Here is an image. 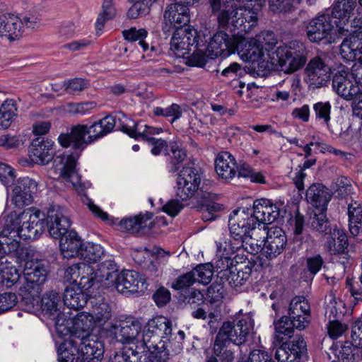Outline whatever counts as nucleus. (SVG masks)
Masks as SVG:
<instances>
[{"label":"nucleus","mask_w":362,"mask_h":362,"mask_svg":"<svg viewBox=\"0 0 362 362\" xmlns=\"http://www.w3.org/2000/svg\"><path fill=\"white\" fill-rule=\"evenodd\" d=\"M212 12L217 13L218 25L238 35L249 33L258 22L257 9L243 6L238 0H209Z\"/></svg>","instance_id":"nucleus-1"},{"label":"nucleus","mask_w":362,"mask_h":362,"mask_svg":"<svg viewBox=\"0 0 362 362\" xmlns=\"http://www.w3.org/2000/svg\"><path fill=\"white\" fill-rule=\"evenodd\" d=\"M143 343L146 349L168 348V345L174 346L173 351L175 354L182 349V342L185 334L179 330L173 334V323L170 320L164 316H157L149 320L144 328L142 335Z\"/></svg>","instance_id":"nucleus-2"},{"label":"nucleus","mask_w":362,"mask_h":362,"mask_svg":"<svg viewBox=\"0 0 362 362\" xmlns=\"http://www.w3.org/2000/svg\"><path fill=\"white\" fill-rule=\"evenodd\" d=\"M47 267L42 262L34 259L25 262L23 270L25 282L20 288V295L21 303L26 310L31 312L38 307L42 286L47 280Z\"/></svg>","instance_id":"nucleus-3"},{"label":"nucleus","mask_w":362,"mask_h":362,"mask_svg":"<svg viewBox=\"0 0 362 362\" xmlns=\"http://www.w3.org/2000/svg\"><path fill=\"white\" fill-rule=\"evenodd\" d=\"M271 69L280 67L286 74L294 73L304 66L307 62L305 45L298 41H292L288 45L274 47L270 54Z\"/></svg>","instance_id":"nucleus-4"},{"label":"nucleus","mask_w":362,"mask_h":362,"mask_svg":"<svg viewBox=\"0 0 362 362\" xmlns=\"http://www.w3.org/2000/svg\"><path fill=\"white\" fill-rule=\"evenodd\" d=\"M266 36L272 41L265 42V47L255 39L243 38L236 45V49L243 60L251 63L255 68L262 70L271 69L270 54L276 44L272 32H267Z\"/></svg>","instance_id":"nucleus-5"},{"label":"nucleus","mask_w":362,"mask_h":362,"mask_svg":"<svg viewBox=\"0 0 362 362\" xmlns=\"http://www.w3.org/2000/svg\"><path fill=\"white\" fill-rule=\"evenodd\" d=\"M8 223L15 229V235L23 240H35L45 230V216L40 210L28 209L20 214L11 212Z\"/></svg>","instance_id":"nucleus-6"},{"label":"nucleus","mask_w":362,"mask_h":362,"mask_svg":"<svg viewBox=\"0 0 362 362\" xmlns=\"http://www.w3.org/2000/svg\"><path fill=\"white\" fill-rule=\"evenodd\" d=\"M253 330L254 320L252 316L244 314L237 317L233 322H223L216 335L229 344L240 346L247 342Z\"/></svg>","instance_id":"nucleus-7"},{"label":"nucleus","mask_w":362,"mask_h":362,"mask_svg":"<svg viewBox=\"0 0 362 362\" xmlns=\"http://www.w3.org/2000/svg\"><path fill=\"white\" fill-rule=\"evenodd\" d=\"M249 214L250 211H245V208H240L230 215L228 226L232 240L228 242V245L237 250H241L245 238L256 228L255 221L250 218Z\"/></svg>","instance_id":"nucleus-8"},{"label":"nucleus","mask_w":362,"mask_h":362,"mask_svg":"<svg viewBox=\"0 0 362 362\" xmlns=\"http://www.w3.org/2000/svg\"><path fill=\"white\" fill-rule=\"evenodd\" d=\"M122 130L132 138L135 139L141 138L151 143L153 146L151 151L155 156L165 151L168 147L165 140L153 137L154 135L162 132L160 128L148 126L141 122H135L132 119H128L127 122L122 126Z\"/></svg>","instance_id":"nucleus-9"},{"label":"nucleus","mask_w":362,"mask_h":362,"mask_svg":"<svg viewBox=\"0 0 362 362\" xmlns=\"http://www.w3.org/2000/svg\"><path fill=\"white\" fill-rule=\"evenodd\" d=\"M90 319L88 313L86 312L78 314L74 318H65V315H58L56 329L61 334H70L80 339L82 336L89 334L88 332L95 326Z\"/></svg>","instance_id":"nucleus-10"},{"label":"nucleus","mask_w":362,"mask_h":362,"mask_svg":"<svg viewBox=\"0 0 362 362\" xmlns=\"http://www.w3.org/2000/svg\"><path fill=\"white\" fill-rule=\"evenodd\" d=\"M201 177L198 170L192 166L183 167L177 179L176 196L182 201L187 200L194 194L198 197V192L203 187H200Z\"/></svg>","instance_id":"nucleus-11"},{"label":"nucleus","mask_w":362,"mask_h":362,"mask_svg":"<svg viewBox=\"0 0 362 362\" xmlns=\"http://www.w3.org/2000/svg\"><path fill=\"white\" fill-rule=\"evenodd\" d=\"M141 321L132 316L120 320L119 324L112 323L108 329L110 336L122 344L134 342L141 332Z\"/></svg>","instance_id":"nucleus-12"},{"label":"nucleus","mask_w":362,"mask_h":362,"mask_svg":"<svg viewBox=\"0 0 362 362\" xmlns=\"http://www.w3.org/2000/svg\"><path fill=\"white\" fill-rule=\"evenodd\" d=\"M306 35L312 42L326 40L331 42V35L336 30L335 20L328 13L313 18L305 27Z\"/></svg>","instance_id":"nucleus-13"},{"label":"nucleus","mask_w":362,"mask_h":362,"mask_svg":"<svg viewBox=\"0 0 362 362\" xmlns=\"http://www.w3.org/2000/svg\"><path fill=\"white\" fill-rule=\"evenodd\" d=\"M78 156L79 154L77 153L57 156L54 160V165L56 168H58L59 165H62V168H59L60 170V177L66 182H70L78 193H83L86 186L85 184L81 182V177L76 170Z\"/></svg>","instance_id":"nucleus-14"},{"label":"nucleus","mask_w":362,"mask_h":362,"mask_svg":"<svg viewBox=\"0 0 362 362\" xmlns=\"http://www.w3.org/2000/svg\"><path fill=\"white\" fill-rule=\"evenodd\" d=\"M45 225L51 237L61 239L69 231L71 221L64 209L59 206H52L47 211Z\"/></svg>","instance_id":"nucleus-15"},{"label":"nucleus","mask_w":362,"mask_h":362,"mask_svg":"<svg viewBox=\"0 0 362 362\" xmlns=\"http://www.w3.org/2000/svg\"><path fill=\"white\" fill-rule=\"evenodd\" d=\"M79 342L74 339L69 341L73 346H78L81 353V362H98L104 354V344L100 339L93 334L82 336Z\"/></svg>","instance_id":"nucleus-16"},{"label":"nucleus","mask_w":362,"mask_h":362,"mask_svg":"<svg viewBox=\"0 0 362 362\" xmlns=\"http://www.w3.org/2000/svg\"><path fill=\"white\" fill-rule=\"evenodd\" d=\"M245 211H250L249 217L255 221V226L257 223H272L280 214V210L277 206L267 199H256L252 208H245Z\"/></svg>","instance_id":"nucleus-17"},{"label":"nucleus","mask_w":362,"mask_h":362,"mask_svg":"<svg viewBox=\"0 0 362 362\" xmlns=\"http://www.w3.org/2000/svg\"><path fill=\"white\" fill-rule=\"evenodd\" d=\"M330 71L329 66L320 57L311 59L305 69L308 86L317 88L326 86L330 78Z\"/></svg>","instance_id":"nucleus-18"},{"label":"nucleus","mask_w":362,"mask_h":362,"mask_svg":"<svg viewBox=\"0 0 362 362\" xmlns=\"http://www.w3.org/2000/svg\"><path fill=\"white\" fill-rule=\"evenodd\" d=\"M37 182L28 177L19 178L13 189V202L18 207L30 204L37 192Z\"/></svg>","instance_id":"nucleus-19"},{"label":"nucleus","mask_w":362,"mask_h":362,"mask_svg":"<svg viewBox=\"0 0 362 362\" xmlns=\"http://www.w3.org/2000/svg\"><path fill=\"white\" fill-rule=\"evenodd\" d=\"M286 243V235L281 228H268L263 246V254L267 258L272 259L282 253Z\"/></svg>","instance_id":"nucleus-20"},{"label":"nucleus","mask_w":362,"mask_h":362,"mask_svg":"<svg viewBox=\"0 0 362 362\" xmlns=\"http://www.w3.org/2000/svg\"><path fill=\"white\" fill-rule=\"evenodd\" d=\"M349 75V71L342 66L335 72L332 78L333 89L346 100H353L360 93L361 90L358 86L351 81Z\"/></svg>","instance_id":"nucleus-21"},{"label":"nucleus","mask_w":362,"mask_h":362,"mask_svg":"<svg viewBox=\"0 0 362 362\" xmlns=\"http://www.w3.org/2000/svg\"><path fill=\"white\" fill-rule=\"evenodd\" d=\"M93 273V267L85 263L78 262L69 266L64 271V279L66 281L78 285L88 291L90 288L89 275Z\"/></svg>","instance_id":"nucleus-22"},{"label":"nucleus","mask_w":362,"mask_h":362,"mask_svg":"<svg viewBox=\"0 0 362 362\" xmlns=\"http://www.w3.org/2000/svg\"><path fill=\"white\" fill-rule=\"evenodd\" d=\"M211 59L219 56H228L234 52V42L229 35L223 31L217 32L207 44H202Z\"/></svg>","instance_id":"nucleus-23"},{"label":"nucleus","mask_w":362,"mask_h":362,"mask_svg":"<svg viewBox=\"0 0 362 362\" xmlns=\"http://www.w3.org/2000/svg\"><path fill=\"white\" fill-rule=\"evenodd\" d=\"M88 125L77 124L71 128L69 134H61L58 137V141L64 148L72 146L75 150L81 151L91 144L88 141Z\"/></svg>","instance_id":"nucleus-24"},{"label":"nucleus","mask_w":362,"mask_h":362,"mask_svg":"<svg viewBox=\"0 0 362 362\" xmlns=\"http://www.w3.org/2000/svg\"><path fill=\"white\" fill-rule=\"evenodd\" d=\"M189 10L188 6L175 2L167 6L164 12V20L165 25L163 27L164 32L169 31L168 24L173 25L175 30L183 28L187 26L189 22Z\"/></svg>","instance_id":"nucleus-25"},{"label":"nucleus","mask_w":362,"mask_h":362,"mask_svg":"<svg viewBox=\"0 0 362 362\" xmlns=\"http://www.w3.org/2000/svg\"><path fill=\"white\" fill-rule=\"evenodd\" d=\"M306 343L304 339L298 338L289 343L284 342L276 349L275 358L278 362H300L302 355L306 352Z\"/></svg>","instance_id":"nucleus-26"},{"label":"nucleus","mask_w":362,"mask_h":362,"mask_svg":"<svg viewBox=\"0 0 362 362\" xmlns=\"http://www.w3.org/2000/svg\"><path fill=\"white\" fill-rule=\"evenodd\" d=\"M115 286L119 293H136L146 288L144 279L133 270L123 271L117 275Z\"/></svg>","instance_id":"nucleus-27"},{"label":"nucleus","mask_w":362,"mask_h":362,"mask_svg":"<svg viewBox=\"0 0 362 362\" xmlns=\"http://www.w3.org/2000/svg\"><path fill=\"white\" fill-rule=\"evenodd\" d=\"M54 142L50 139H45L42 136L34 139L30 146V153L33 160L39 164L45 165L54 158Z\"/></svg>","instance_id":"nucleus-28"},{"label":"nucleus","mask_w":362,"mask_h":362,"mask_svg":"<svg viewBox=\"0 0 362 362\" xmlns=\"http://www.w3.org/2000/svg\"><path fill=\"white\" fill-rule=\"evenodd\" d=\"M23 31V21L18 16L7 13L0 17V35L10 42L20 39Z\"/></svg>","instance_id":"nucleus-29"},{"label":"nucleus","mask_w":362,"mask_h":362,"mask_svg":"<svg viewBox=\"0 0 362 362\" xmlns=\"http://www.w3.org/2000/svg\"><path fill=\"white\" fill-rule=\"evenodd\" d=\"M305 198L315 210L327 211L332 198L329 189L321 183H314L306 190Z\"/></svg>","instance_id":"nucleus-30"},{"label":"nucleus","mask_w":362,"mask_h":362,"mask_svg":"<svg viewBox=\"0 0 362 362\" xmlns=\"http://www.w3.org/2000/svg\"><path fill=\"white\" fill-rule=\"evenodd\" d=\"M340 54L346 61L358 59V62H362V34L352 35L344 39L340 45Z\"/></svg>","instance_id":"nucleus-31"},{"label":"nucleus","mask_w":362,"mask_h":362,"mask_svg":"<svg viewBox=\"0 0 362 362\" xmlns=\"http://www.w3.org/2000/svg\"><path fill=\"white\" fill-rule=\"evenodd\" d=\"M83 243L74 230H69L60 239V250L64 257L71 258L80 256Z\"/></svg>","instance_id":"nucleus-32"},{"label":"nucleus","mask_w":362,"mask_h":362,"mask_svg":"<svg viewBox=\"0 0 362 362\" xmlns=\"http://www.w3.org/2000/svg\"><path fill=\"white\" fill-rule=\"evenodd\" d=\"M217 260L215 262L214 268L216 269L218 276L222 279L225 272L229 271L233 265L232 255L238 250L228 245V242H216Z\"/></svg>","instance_id":"nucleus-33"},{"label":"nucleus","mask_w":362,"mask_h":362,"mask_svg":"<svg viewBox=\"0 0 362 362\" xmlns=\"http://www.w3.org/2000/svg\"><path fill=\"white\" fill-rule=\"evenodd\" d=\"M215 170L223 179H232L236 174V162L234 157L229 152H221L216 159Z\"/></svg>","instance_id":"nucleus-34"},{"label":"nucleus","mask_w":362,"mask_h":362,"mask_svg":"<svg viewBox=\"0 0 362 362\" xmlns=\"http://www.w3.org/2000/svg\"><path fill=\"white\" fill-rule=\"evenodd\" d=\"M252 268L249 265L244 266L243 268H238L236 266L232 267L229 271L225 272L222 276V281L228 284L235 289L245 284L251 276Z\"/></svg>","instance_id":"nucleus-35"},{"label":"nucleus","mask_w":362,"mask_h":362,"mask_svg":"<svg viewBox=\"0 0 362 362\" xmlns=\"http://www.w3.org/2000/svg\"><path fill=\"white\" fill-rule=\"evenodd\" d=\"M15 229L13 227H10L9 223H8V218L6 221V224L0 233V254L4 256V255L11 253L18 250L19 247V242L17 238L18 235H15L16 233L13 232Z\"/></svg>","instance_id":"nucleus-36"},{"label":"nucleus","mask_w":362,"mask_h":362,"mask_svg":"<svg viewBox=\"0 0 362 362\" xmlns=\"http://www.w3.org/2000/svg\"><path fill=\"white\" fill-rule=\"evenodd\" d=\"M83 290L79 286L77 288H66L63 295L64 305L74 310L83 308L88 303V294Z\"/></svg>","instance_id":"nucleus-37"},{"label":"nucleus","mask_w":362,"mask_h":362,"mask_svg":"<svg viewBox=\"0 0 362 362\" xmlns=\"http://www.w3.org/2000/svg\"><path fill=\"white\" fill-rule=\"evenodd\" d=\"M356 4V0H335L332 5L331 17L340 23L349 21Z\"/></svg>","instance_id":"nucleus-38"},{"label":"nucleus","mask_w":362,"mask_h":362,"mask_svg":"<svg viewBox=\"0 0 362 362\" xmlns=\"http://www.w3.org/2000/svg\"><path fill=\"white\" fill-rule=\"evenodd\" d=\"M59 293L50 291L45 293L41 298V308L43 313L49 316H54L56 321L58 315H64L59 311V305L62 303Z\"/></svg>","instance_id":"nucleus-39"},{"label":"nucleus","mask_w":362,"mask_h":362,"mask_svg":"<svg viewBox=\"0 0 362 362\" xmlns=\"http://www.w3.org/2000/svg\"><path fill=\"white\" fill-rule=\"evenodd\" d=\"M21 277V273L16 267L8 262V258L5 257H0V278L1 284L11 287L18 281Z\"/></svg>","instance_id":"nucleus-40"},{"label":"nucleus","mask_w":362,"mask_h":362,"mask_svg":"<svg viewBox=\"0 0 362 362\" xmlns=\"http://www.w3.org/2000/svg\"><path fill=\"white\" fill-rule=\"evenodd\" d=\"M187 32L185 29L175 30L170 40V49L179 57L189 54L192 48L191 42L186 38Z\"/></svg>","instance_id":"nucleus-41"},{"label":"nucleus","mask_w":362,"mask_h":362,"mask_svg":"<svg viewBox=\"0 0 362 362\" xmlns=\"http://www.w3.org/2000/svg\"><path fill=\"white\" fill-rule=\"evenodd\" d=\"M91 310L88 313L90 320L95 325H102L111 317V309L107 303L97 302L96 299L90 298Z\"/></svg>","instance_id":"nucleus-42"},{"label":"nucleus","mask_w":362,"mask_h":362,"mask_svg":"<svg viewBox=\"0 0 362 362\" xmlns=\"http://www.w3.org/2000/svg\"><path fill=\"white\" fill-rule=\"evenodd\" d=\"M151 219V216L139 214L133 218H125L119 221V227L122 231L132 233H140L147 226V221Z\"/></svg>","instance_id":"nucleus-43"},{"label":"nucleus","mask_w":362,"mask_h":362,"mask_svg":"<svg viewBox=\"0 0 362 362\" xmlns=\"http://www.w3.org/2000/svg\"><path fill=\"white\" fill-rule=\"evenodd\" d=\"M324 210L314 211L310 216L308 224L311 229L320 233L328 234L332 232L331 223Z\"/></svg>","instance_id":"nucleus-44"},{"label":"nucleus","mask_w":362,"mask_h":362,"mask_svg":"<svg viewBox=\"0 0 362 362\" xmlns=\"http://www.w3.org/2000/svg\"><path fill=\"white\" fill-rule=\"evenodd\" d=\"M349 230L356 236L362 230V206L356 201H352L348 205Z\"/></svg>","instance_id":"nucleus-45"},{"label":"nucleus","mask_w":362,"mask_h":362,"mask_svg":"<svg viewBox=\"0 0 362 362\" xmlns=\"http://www.w3.org/2000/svg\"><path fill=\"white\" fill-rule=\"evenodd\" d=\"M132 4L127 15L129 19H136L149 13L151 7L156 0H127Z\"/></svg>","instance_id":"nucleus-46"},{"label":"nucleus","mask_w":362,"mask_h":362,"mask_svg":"<svg viewBox=\"0 0 362 362\" xmlns=\"http://www.w3.org/2000/svg\"><path fill=\"white\" fill-rule=\"evenodd\" d=\"M117 275L112 274V271H108V268L105 265H100L96 270L93 268V273L89 275V277L92 279L90 280V288L98 283L107 286L110 284L115 285Z\"/></svg>","instance_id":"nucleus-47"},{"label":"nucleus","mask_w":362,"mask_h":362,"mask_svg":"<svg viewBox=\"0 0 362 362\" xmlns=\"http://www.w3.org/2000/svg\"><path fill=\"white\" fill-rule=\"evenodd\" d=\"M230 344L228 341L216 336L214 343V355L218 358L221 362H233L234 352L228 348Z\"/></svg>","instance_id":"nucleus-48"},{"label":"nucleus","mask_w":362,"mask_h":362,"mask_svg":"<svg viewBox=\"0 0 362 362\" xmlns=\"http://www.w3.org/2000/svg\"><path fill=\"white\" fill-rule=\"evenodd\" d=\"M310 314V307L308 300L303 296L293 297L289 304L288 316L291 318L301 315Z\"/></svg>","instance_id":"nucleus-49"},{"label":"nucleus","mask_w":362,"mask_h":362,"mask_svg":"<svg viewBox=\"0 0 362 362\" xmlns=\"http://www.w3.org/2000/svg\"><path fill=\"white\" fill-rule=\"evenodd\" d=\"M17 107L13 100H6L0 108V127L7 129L16 116Z\"/></svg>","instance_id":"nucleus-50"},{"label":"nucleus","mask_w":362,"mask_h":362,"mask_svg":"<svg viewBox=\"0 0 362 362\" xmlns=\"http://www.w3.org/2000/svg\"><path fill=\"white\" fill-rule=\"evenodd\" d=\"M276 339L283 341L285 337H291L296 329L289 316H283L274 323Z\"/></svg>","instance_id":"nucleus-51"},{"label":"nucleus","mask_w":362,"mask_h":362,"mask_svg":"<svg viewBox=\"0 0 362 362\" xmlns=\"http://www.w3.org/2000/svg\"><path fill=\"white\" fill-rule=\"evenodd\" d=\"M335 23L336 31L341 35H349V37L352 35L362 34L361 31L362 29V18L360 17H355L351 23H349V21L345 23H340L337 22V20H335Z\"/></svg>","instance_id":"nucleus-52"},{"label":"nucleus","mask_w":362,"mask_h":362,"mask_svg":"<svg viewBox=\"0 0 362 362\" xmlns=\"http://www.w3.org/2000/svg\"><path fill=\"white\" fill-rule=\"evenodd\" d=\"M170 152L172 156L170 157L169 172L175 173L182 167L183 163L187 159V151L181 145L173 143L170 145Z\"/></svg>","instance_id":"nucleus-53"},{"label":"nucleus","mask_w":362,"mask_h":362,"mask_svg":"<svg viewBox=\"0 0 362 362\" xmlns=\"http://www.w3.org/2000/svg\"><path fill=\"white\" fill-rule=\"evenodd\" d=\"M117 11L113 4V0H103L102 11L98 14L95 22V28L101 30L107 21L113 19L116 16Z\"/></svg>","instance_id":"nucleus-54"},{"label":"nucleus","mask_w":362,"mask_h":362,"mask_svg":"<svg viewBox=\"0 0 362 362\" xmlns=\"http://www.w3.org/2000/svg\"><path fill=\"white\" fill-rule=\"evenodd\" d=\"M104 249L100 244L86 243L83 244L80 257L89 263H95L104 255Z\"/></svg>","instance_id":"nucleus-55"},{"label":"nucleus","mask_w":362,"mask_h":362,"mask_svg":"<svg viewBox=\"0 0 362 362\" xmlns=\"http://www.w3.org/2000/svg\"><path fill=\"white\" fill-rule=\"evenodd\" d=\"M192 272L195 277V282L206 285L209 284L214 275V266L210 263L201 264Z\"/></svg>","instance_id":"nucleus-56"},{"label":"nucleus","mask_w":362,"mask_h":362,"mask_svg":"<svg viewBox=\"0 0 362 362\" xmlns=\"http://www.w3.org/2000/svg\"><path fill=\"white\" fill-rule=\"evenodd\" d=\"M327 300L325 316L329 320H339L344 315L341 309L344 303L341 301L337 302L332 295H330Z\"/></svg>","instance_id":"nucleus-57"},{"label":"nucleus","mask_w":362,"mask_h":362,"mask_svg":"<svg viewBox=\"0 0 362 362\" xmlns=\"http://www.w3.org/2000/svg\"><path fill=\"white\" fill-rule=\"evenodd\" d=\"M208 58L210 57H208L205 48L202 45L193 50L192 54L187 58L186 64L191 66L203 67Z\"/></svg>","instance_id":"nucleus-58"},{"label":"nucleus","mask_w":362,"mask_h":362,"mask_svg":"<svg viewBox=\"0 0 362 362\" xmlns=\"http://www.w3.org/2000/svg\"><path fill=\"white\" fill-rule=\"evenodd\" d=\"M208 189H203V187L198 192V197L199 202L203 204V207L207 208L211 212L215 214L221 211L223 209V205L214 202L213 195L209 192Z\"/></svg>","instance_id":"nucleus-59"},{"label":"nucleus","mask_w":362,"mask_h":362,"mask_svg":"<svg viewBox=\"0 0 362 362\" xmlns=\"http://www.w3.org/2000/svg\"><path fill=\"white\" fill-rule=\"evenodd\" d=\"M179 300L186 305H197L203 303L204 295L197 289L185 290L180 295Z\"/></svg>","instance_id":"nucleus-60"},{"label":"nucleus","mask_w":362,"mask_h":362,"mask_svg":"<svg viewBox=\"0 0 362 362\" xmlns=\"http://www.w3.org/2000/svg\"><path fill=\"white\" fill-rule=\"evenodd\" d=\"M313 110L315 112L316 119L322 121L323 124L328 126L330 120L331 111V105L329 103H317L313 105Z\"/></svg>","instance_id":"nucleus-61"},{"label":"nucleus","mask_w":362,"mask_h":362,"mask_svg":"<svg viewBox=\"0 0 362 362\" xmlns=\"http://www.w3.org/2000/svg\"><path fill=\"white\" fill-rule=\"evenodd\" d=\"M149 354L145 358L144 362H168L170 359V351L168 348H152L147 349Z\"/></svg>","instance_id":"nucleus-62"},{"label":"nucleus","mask_w":362,"mask_h":362,"mask_svg":"<svg viewBox=\"0 0 362 362\" xmlns=\"http://www.w3.org/2000/svg\"><path fill=\"white\" fill-rule=\"evenodd\" d=\"M95 107V103L93 102L86 103H69L64 107L67 113L71 115H86L90 110Z\"/></svg>","instance_id":"nucleus-63"},{"label":"nucleus","mask_w":362,"mask_h":362,"mask_svg":"<svg viewBox=\"0 0 362 362\" xmlns=\"http://www.w3.org/2000/svg\"><path fill=\"white\" fill-rule=\"evenodd\" d=\"M153 112L157 116L161 115L165 117H171V123H173L175 120L182 116L180 107L177 104H173L166 108H162L159 107H156L153 110Z\"/></svg>","instance_id":"nucleus-64"}]
</instances>
